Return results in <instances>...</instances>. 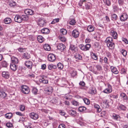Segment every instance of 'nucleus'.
Listing matches in <instances>:
<instances>
[{
    "instance_id": "nucleus-63",
    "label": "nucleus",
    "mask_w": 128,
    "mask_h": 128,
    "mask_svg": "<svg viewBox=\"0 0 128 128\" xmlns=\"http://www.w3.org/2000/svg\"><path fill=\"white\" fill-rule=\"evenodd\" d=\"M79 84L80 86H81L82 87H84L85 86V84L84 81H82L80 82L79 83Z\"/></svg>"
},
{
    "instance_id": "nucleus-42",
    "label": "nucleus",
    "mask_w": 128,
    "mask_h": 128,
    "mask_svg": "<svg viewBox=\"0 0 128 128\" xmlns=\"http://www.w3.org/2000/svg\"><path fill=\"white\" fill-rule=\"evenodd\" d=\"M61 35H64L67 34L66 30L64 28H62L60 30V31Z\"/></svg>"
},
{
    "instance_id": "nucleus-38",
    "label": "nucleus",
    "mask_w": 128,
    "mask_h": 128,
    "mask_svg": "<svg viewBox=\"0 0 128 128\" xmlns=\"http://www.w3.org/2000/svg\"><path fill=\"white\" fill-rule=\"evenodd\" d=\"M23 57L24 58L27 59H29L30 58V54L26 52L24 54Z\"/></svg>"
},
{
    "instance_id": "nucleus-24",
    "label": "nucleus",
    "mask_w": 128,
    "mask_h": 128,
    "mask_svg": "<svg viewBox=\"0 0 128 128\" xmlns=\"http://www.w3.org/2000/svg\"><path fill=\"white\" fill-rule=\"evenodd\" d=\"M42 32L44 34H49L50 32V30L49 29L46 28H44L41 30Z\"/></svg>"
},
{
    "instance_id": "nucleus-3",
    "label": "nucleus",
    "mask_w": 128,
    "mask_h": 128,
    "mask_svg": "<svg viewBox=\"0 0 128 128\" xmlns=\"http://www.w3.org/2000/svg\"><path fill=\"white\" fill-rule=\"evenodd\" d=\"M68 72L72 77H74L77 74V72L75 69L71 68H68Z\"/></svg>"
},
{
    "instance_id": "nucleus-29",
    "label": "nucleus",
    "mask_w": 128,
    "mask_h": 128,
    "mask_svg": "<svg viewBox=\"0 0 128 128\" xmlns=\"http://www.w3.org/2000/svg\"><path fill=\"white\" fill-rule=\"evenodd\" d=\"M110 68L111 70V71L114 74H117L118 73V71L116 68L113 66H111L110 67Z\"/></svg>"
},
{
    "instance_id": "nucleus-33",
    "label": "nucleus",
    "mask_w": 128,
    "mask_h": 128,
    "mask_svg": "<svg viewBox=\"0 0 128 128\" xmlns=\"http://www.w3.org/2000/svg\"><path fill=\"white\" fill-rule=\"evenodd\" d=\"M69 114L72 116L74 117L75 115L76 112L75 110H70L68 111Z\"/></svg>"
},
{
    "instance_id": "nucleus-18",
    "label": "nucleus",
    "mask_w": 128,
    "mask_h": 128,
    "mask_svg": "<svg viewBox=\"0 0 128 128\" xmlns=\"http://www.w3.org/2000/svg\"><path fill=\"white\" fill-rule=\"evenodd\" d=\"M9 73L8 72H3L2 73V76L4 78H8L10 77Z\"/></svg>"
},
{
    "instance_id": "nucleus-15",
    "label": "nucleus",
    "mask_w": 128,
    "mask_h": 128,
    "mask_svg": "<svg viewBox=\"0 0 128 128\" xmlns=\"http://www.w3.org/2000/svg\"><path fill=\"white\" fill-rule=\"evenodd\" d=\"M79 32L77 30H74L72 32V34L75 38H78L79 36Z\"/></svg>"
},
{
    "instance_id": "nucleus-8",
    "label": "nucleus",
    "mask_w": 128,
    "mask_h": 128,
    "mask_svg": "<svg viewBox=\"0 0 128 128\" xmlns=\"http://www.w3.org/2000/svg\"><path fill=\"white\" fill-rule=\"evenodd\" d=\"M48 61L51 62H53L56 59V56L53 54H50L48 56Z\"/></svg>"
},
{
    "instance_id": "nucleus-4",
    "label": "nucleus",
    "mask_w": 128,
    "mask_h": 128,
    "mask_svg": "<svg viewBox=\"0 0 128 128\" xmlns=\"http://www.w3.org/2000/svg\"><path fill=\"white\" fill-rule=\"evenodd\" d=\"M45 93L48 94H51L53 92V88L51 86H46L44 88Z\"/></svg>"
},
{
    "instance_id": "nucleus-27",
    "label": "nucleus",
    "mask_w": 128,
    "mask_h": 128,
    "mask_svg": "<svg viewBox=\"0 0 128 128\" xmlns=\"http://www.w3.org/2000/svg\"><path fill=\"white\" fill-rule=\"evenodd\" d=\"M107 45L108 47L111 49H113L115 47V44L113 41L109 43Z\"/></svg>"
},
{
    "instance_id": "nucleus-53",
    "label": "nucleus",
    "mask_w": 128,
    "mask_h": 128,
    "mask_svg": "<svg viewBox=\"0 0 128 128\" xmlns=\"http://www.w3.org/2000/svg\"><path fill=\"white\" fill-rule=\"evenodd\" d=\"M86 0H80L78 3V4L79 6H82L83 4L86 3Z\"/></svg>"
},
{
    "instance_id": "nucleus-44",
    "label": "nucleus",
    "mask_w": 128,
    "mask_h": 128,
    "mask_svg": "<svg viewBox=\"0 0 128 128\" xmlns=\"http://www.w3.org/2000/svg\"><path fill=\"white\" fill-rule=\"evenodd\" d=\"M22 20H28V16L26 15H23L22 16Z\"/></svg>"
},
{
    "instance_id": "nucleus-61",
    "label": "nucleus",
    "mask_w": 128,
    "mask_h": 128,
    "mask_svg": "<svg viewBox=\"0 0 128 128\" xmlns=\"http://www.w3.org/2000/svg\"><path fill=\"white\" fill-rule=\"evenodd\" d=\"M6 126L8 128H10L13 126L12 123L10 122H8L6 124Z\"/></svg>"
},
{
    "instance_id": "nucleus-26",
    "label": "nucleus",
    "mask_w": 128,
    "mask_h": 128,
    "mask_svg": "<svg viewBox=\"0 0 128 128\" xmlns=\"http://www.w3.org/2000/svg\"><path fill=\"white\" fill-rule=\"evenodd\" d=\"M107 45L108 47L111 49H113L115 47V44L113 41L109 43Z\"/></svg>"
},
{
    "instance_id": "nucleus-36",
    "label": "nucleus",
    "mask_w": 128,
    "mask_h": 128,
    "mask_svg": "<svg viewBox=\"0 0 128 128\" xmlns=\"http://www.w3.org/2000/svg\"><path fill=\"white\" fill-rule=\"evenodd\" d=\"M13 116L11 112L6 113L5 115V117L8 119H10Z\"/></svg>"
},
{
    "instance_id": "nucleus-25",
    "label": "nucleus",
    "mask_w": 128,
    "mask_h": 128,
    "mask_svg": "<svg viewBox=\"0 0 128 128\" xmlns=\"http://www.w3.org/2000/svg\"><path fill=\"white\" fill-rule=\"evenodd\" d=\"M10 67L11 70L14 71L16 70L18 68V67L16 65V64L11 63H10Z\"/></svg>"
},
{
    "instance_id": "nucleus-64",
    "label": "nucleus",
    "mask_w": 128,
    "mask_h": 128,
    "mask_svg": "<svg viewBox=\"0 0 128 128\" xmlns=\"http://www.w3.org/2000/svg\"><path fill=\"white\" fill-rule=\"evenodd\" d=\"M20 110L22 111H23L25 110V107L24 105H21L20 106Z\"/></svg>"
},
{
    "instance_id": "nucleus-12",
    "label": "nucleus",
    "mask_w": 128,
    "mask_h": 128,
    "mask_svg": "<svg viewBox=\"0 0 128 128\" xmlns=\"http://www.w3.org/2000/svg\"><path fill=\"white\" fill-rule=\"evenodd\" d=\"M40 82L44 84H47L48 83V80L44 76H41L39 80Z\"/></svg>"
},
{
    "instance_id": "nucleus-5",
    "label": "nucleus",
    "mask_w": 128,
    "mask_h": 128,
    "mask_svg": "<svg viewBox=\"0 0 128 128\" xmlns=\"http://www.w3.org/2000/svg\"><path fill=\"white\" fill-rule=\"evenodd\" d=\"M21 90L22 92L26 94H28L30 91L28 87L26 86H22Z\"/></svg>"
},
{
    "instance_id": "nucleus-31",
    "label": "nucleus",
    "mask_w": 128,
    "mask_h": 128,
    "mask_svg": "<svg viewBox=\"0 0 128 128\" xmlns=\"http://www.w3.org/2000/svg\"><path fill=\"white\" fill-rule=\"evenodd\" d=\"M44 48L46 50L50 51L51 49L50 46L48 44H46L43 46Z\"/></svg>"
},
{
    "instance_id": "nucleus-1",
    "label": "nucleus",
    "mask_w": 128,
    "mask_h": 128,
    "mask_svg": "<svg viewBox=\"0 0 128 128\" xmlns=\"http://www.w3.org/2000/svg\"><path fill=\"white\" fill-rule=\"evenodd\" d=\"M91 45L90 44H88L84 45L82 44H80L79 47L82 50L86 51L88 50L91 47Z\"/></svg>"
},
{
    "instance_id": "nucleus-58",
    "label": "nucleus",
    "mask_w": 128,
    "mask_h": 128,
    "mask_svg": "<svg viewBox=\"0 0 128 128\" xmlns=\"http://www.w3.org/2000/svg\"><path fill=\"white\" fill-rule=\"evenodd\" d=\"M96 67L98 70H102V67L100 65H97L96 66Z\"/></svg>"
},
{
    "instance_id": "nucleus-62",
    "label": "nucleus",
    "mask_w": 128,
    "mask_h": 128,
    "mask_svg": "<svg viewBox=\"0 0 128 128\" xmlns=\"http://www.w3.org/2000/svg\"><path fill=\"white\" fill-rule=\"evenodd\" d=\"M122 41H123L126 44H128V40L126 38H122Z\"/></svg>"
},
{
    "instance_id": "nucleus-20",
    "label": "nucleus",
    "mask_w": 128,
    "mask_h": 128,
    "mask_svg": "<svg viewBox=\"0 0 128 128\" xmlns=\"http://www.w3.org/2000/svg\"><path fill=\"white\" fill-rule=\"evenodd\" d=\"M18 62V59L16 57L14 56H12L11 58V64H17Z\"/></svg>"
},
{
    "instance_id": "nucleus-49",
    "label": "nucleus",
    "mask_w": 128,
    "mask_h": 128,
    "mask_svg": "<svg viewBox=\"0 0 128 128\" xmlns=\"http://www.w3.org/2000/svg\"><path fill=\"white\" fill-rule=\"evenodd\" d=\"M1 65L3 67H6L8 66V63L6 61H2V62Z\"/></svg>"
},
{
    "instance_id": "nucleus-41",
    "label": "nucleus",
    "mask_w": 128,
    "mask_h": 128,
    "mask_svg": "<svg viewBox=\"0 0 128 128\" xmlns=\"http://www.w3.org/2000/svg\"><path fill=\"white\" fill-rule=\"evenodd\" d=\"M120 51L124 56H126L127 55V52L124 49H120Z\"/></svg>"
},
{
    "instance_id": "nucleus-54",
    "label": "nucleus",
    "mask_w": 128,
    "mask_h": 128,
    "mask_svg": "<svg viewBox=\"0 0 128 128\" xmlns=\"http://www.w3.org/2000/svg\"><path fill=\"white\" fill-rule=\"evenodd\" d=\"M58 68L60 70L62 69L63 68V66L61 63H59L57 64Z\"/></svg>"
},
{
    "instance_id": "nucleus-16",
    "label": "nucleus",
    "mask_w": 128,
    "mask_h": 128,
    "mask_svg": "<svg viewBox=\"0 0 128 128\" xmlns=\"http://www.w3.org/2000/svg\"><path fill=\"white\" fill-rule=\"evenodd\" d=\"M57 48L58 50H60L62 52L66 48V46L63 44L60 43L58 44Z\"/></svg>"
},
{
    "instance_id": "nucleus-52",
    "label": "nucleus",
    "mask_w": 128,
    "mask_h": 128,
    "mask_svg": "<svg viewBox=\"0 0 128 128\" xmlns=\"http://www.w3.org/2000/svg\"><path fill=\"white\" fill-rule=\"evenodd\" d=\"M96 92V88L94 87L92 88L90 92V93L92 94H95Z\"/></svg>"
},
{
    "instance_id": "nucleus-21",
    "label": "nucleus",
    "mask_w": 128,
    "mask_h": 128,
    "mask_svg": "<svg viewBox=\"0 0 128 128\" xmlns=\"http://www.w3.org/2000/svg\"><path fill=\"white\" fill-rule=\"evenodd\" d=\"M70 49L74 52H75L77 50V48L75 45L71 44L70 46Z\"/></svg>"
},
{
    "instance_id": "nucleus-10",
    "label": "nucleus",
    "mask_w": 128,
    "mask_h": 128,
    "mask_svg": "<svg viewBox=\"0 0 128 128\" xmlns=\"http://www.w3.org/2000/svg\"><path fill=\"white\" fill-rule=\"evenodd\" d=\"M29 116L31 118L34 120H36L38 118V114L34 112L30 113Z\"/></svg>"
},
{
    "instance_id": "nucleus-2",
    "label": "nucleus",
    "mask_w": 128,
    "mask_h": 128,
    "mask_svg": "<svg viewBox=\"0 0 128 128\" xmlns=\"http://www.w3.org/2000/svg\"><path fill=\"white\" fill-rule=\"evenodd\" d=\"M46 21L43 18H40L38 20V25L41 27H43L46 26Z\"/></svg>"
},
{
    "instance_id": "nucleus-37",
    "label": "nucleus",
    "mask_w": 128,
    "mask_h": 128,
    "mask_svg": "<svg viewBox=\"0 0 128 128\" xmlns=\"http://www.w3.org/2000/svg\"><path fill=\"white\" fill-rule=\"evenodd\" d=\"M6 96V94L3 91L0 92V97L4 98Z\"/></svg>"
},
{
    "instance_id": "nucleus-7",
    "label": "nucleus",
    "mask_w": 128,
    "mask_h": 128,
    "mask_svg": "<svg viewBox=\"0 0 128 128\" xmlns=\"http://www.w3.org/2000/svg\"><path fill=\"white\" fill-rule=\"evenodd\" d=\"M128 18L127 14L126 13L122 14L120 17V20L122 22H124Z\"/></svg>"
},
{
    "instance_id": "nucleus-50",
    "label": "nucleus",
    "mask_w": 128,
    "mask_h": 128,
    "mask_svg": "<svg viewBox=\"0 0 128 128\" xmlns=\"http://www.w3.org/2000/svg\"><path fill=\"white\" fill-rule=\"evenodd\" d=\"M83 100L84 102L86 104L88 105L90 104V101L89 99L86 98L83 99Z\"/></svg>"
},
{
    "instance_id": "nucleus-28",
    "label": "nucleus",
    "mask_w": 128,
    "mask_h": 128,
    "mask_svg": "<svg viewBox=\"0 0 128 128\" xmlns=\"http://www.w3.org/2000/svg\"><path fill=\"white\" fill-rule=\"evenodd\" d=\"M112 38L110 37H108L106 38L105 41V42L108 44L109 43L113 42Z\"/></svg>"
},
{
    "instance_id": "nucleus-43",
    "label": "nucleus",
    "mask_w": 128,
    "mask_h": 128,
    "mask_svg": "<svg viewBox=\"0 0 128 128\" xmlns=\"http://www.w3.org/2000/svg\"><path fill=\"white\" fill-rule=\"evenodd\" d=\"M104 4L108 6H110L111 4L110 1V0H102Z\"/></svg>"
},
{
    "instance_id": "nucleus-47",
    "label": "nucleus",
    "mask_w": 128,
    "mask_h": 128,
    "mask_svg": "<svg viewBox=\"0 0 128 128\" xmlns=\"http://www.w3.org/2000/svg\"><path fill=\"white\" fill-rule=\"evenodd\" d=\"M91 4L90 2H87L85 3V7L87 10H88L90 8Z\"/></svg>"
},
{
    "instance_id": "nucleus-19",
    "label": "nucleus",
    "mask_w": 128,
    "mask_h": 128,
    "mask_svg": "<svg viewBox=\"0 0 128 128\" xmlns=\"http://www.w3.org/2000/svg\"><path fill=\"white\" fill-rule=\"evenodd\" d=\"M74 57L77 61L82 60V58L81 55L79 53L76 54L74 55Z\"/></svg>"
},
{
    "instance_id": "nucleus-14",
    "label": "nucleus",
    "mask_w": 128,
    "mask_h": 128,
    "mask_svg": "<svg viewBox=\"0 0 128 128\" xmlns=\"http://www.w3.org/2000/svg\"><path fill=\"white\" fill-rule=\"evenodd\" d=\"M14 20L17 22L20 23L22 21V16L16 15L14 18Z\"/></svg>"
},
{
    "instance_id": "nucleus-30",
    "label": "nucleus",
    "mask_w": 128,
    "mask_h": 128,
    "mask_svg": "<svg viewBox=\"0 0 128 128\" xmlns=\"http://www.w3.org/2000/svg\"><path fill=\"white\" fill-rule=\"evenodd\" d=\"M112 117L113 119L117 120H119L120 119V116L115 114H113Z\"/></svg>"
},
{
    "instance_id": "nucleus-59",
    "label": "nucleus",
    "mask_w": 128,
    "mask_h": 128,
    "mask_svg": "<svg viewBox=\"0 0 128 128\" xmlns=\"http://www.w3.org/2000/svg\"><path fill=\"white\" fill-rule=\"evenodd\" d=\"M92 58L95 60H96L98 59V56L95 53H93L92 56Z\"/></svg>"
},
{
    "instance_id": "nucleus-55",
    "label": "nucleus",
    "mask_w": 128,
    "mask_h": 128,
    "mask_svg": "<svg viewBox=\"0 0 128 128\" xmlns=\"http://www.w3.org/2000/svg\"><path fill=\"white\" fill-rule=\"evenodd\" d=\"M76 22V21L74 19H72L69 22L70 24L72 25H74Z\"/></svg>"
},
{
    "instance_id": "nucleus-11",
    "label": "nucleus",
    "mask_w": 128,
    "mask_h": 128,
    "mask_svg": "<svg viewBox=\"0 0 128 128\" xmlns=\"http://www.w3.org/2000/svg\"><path fill=\"white\" fill-rule=\"evenodd\" d=\"M103 103L102 104V107L103 108H106L108 107L109 105L108 100H107L105 99L103 100Z\"/></svg>"
},
{
    "instance_id": "nucleus-22",
    "label": "nucleus",
    "mask_w": 128,
    "mask_h": 128,
    "mask_svg": "<svg viewBox=\"0 0 128 128\" xmlns=\"http://www.w3.org/2000/svg\"><path fill=\"white\" fill-rule=\"evenodd\" d=\"M120 96L122 98L124 101H126L128 100V98L126 95L125 93L122 92L120 94Z\"/></svg>"
},
{
    "instance_id": "nucleus-60",
    "label": "nucleus",
    "mask_w": 128,
    "mask_h": 128,
    "mask_svg": "<svg viewBox=\"0 0 128 128\" xmlns=\"http://www.w3.org/2000/svg\"><path fill=\"white\" fill-rule=\"evenodd\" d=\"M118 3L120 6H122L124 3V0H118Z\"/></svg>"
},
{
    "instance_id": "nucleus-34",
    "label": "nucleus",
    "mask_w": 128,
    "mask_h": 128,
    "mask_svg": "<svg viewBox=\"0 0 128 128\" xmlns=\"http://www.w3.org/2000/svg\"><path fill=\"white\" fill-rule=\"evenodd\" d=\"M94 107L98 112H100L101 111V109L100 108V106L98 104H94Z\"/></svg>"
},
{
    "instance_id": "nucleus-51",
    "label": "nucleus",
    "mask_w": 128,
    "mask_h": 128,
    "mask_svg": "<svg viewBox=\"0 0 128 128\" xmlns=\"http://www.w3.org/2000/svg\"><path fill=\"white\" fill-rule=\"evenodd\" d=\"M32 92L33 94L36 95L37 94L38 90L36 88H34L32 90Z\"/></svg>"
},
{
    "instance_id": "nucleus-45",
    "label": "nucleus",
    "mask_w": 128,
    "mask_h": 128,
    "mask_svg": "<svg viewBox=\"0 0 128 128\" xmlns=\"http://www.w3.org/2000/svg\"><path fill=\"white\" fill-rule=\"evenodd\" d=\"M86 108L84 106L80 107L78 108V110L80 112H83L85 111Z\"/></svg>"
},
{
    "instance_id": "nucleus-35",
    "label": "nucleus",
    "mask_w": 128,
    "mask_h": 128,
    "mask_svg": "<svg viewBox=\"0 0 128 128\" xmlns=\"http://www.w3.org/2000/svg\"><path fill=\"white\" fill-rule=\"evenodd\" d=\"M118 109L119 110H125L126 109V107L124 105L120 104L118 107Z\"/></svg>"
},
{
    "instance_id": "nucleus-23",
    "label": "nucleus",
    "mask_w": 128,
    "mask_h": 128,
    "mask_svg": "<svg viewBox=\"0 0 128 128\" xmlns=\"http://www.w3.org/2000/svg\"><path fill=\"white\" fill-rule=\"evenodd\" d=\"M95 27L94 26L92 25H90L88 26L87 28V30L90 32H93L94 30Z\"/></svg>"
},
{
    "instance_id": "nucleus-56",
    "label": "nucleus",
    "mask_w": 128,
    "mask_h": 128,
    "mask_svg": "<svg viewBox=\"0 0 128 128\" xmlns=\"http://www.w3.org/2000/svg\"><path fill=\"white\" fill-rule=\"evenodd\" d=\"M72 104L75 106H78L79 105V103L78 102L75 100H73L72 102Z\"/></svg>"
},
{
    "instance_id": "nucleus-6",
    "label": "nucleus",
    "mask_w": 128,
    "mask_h": 128,
    "mask_svg": "<svg viewBox=\"0 0 128 128\" xmlns=\"http://www.w3.org/2000/svg\"><path fill=\"white\" fill-rule=\"evenodd\" d=\"M107 87V88L103 91V92L106 94H109L112 92V86L109 84H108Z\"/></svg>"
},
{
    "instance_id": "nucleus-57",
    "label": "nucleus",
    "mask_w": 128,
    "mask_h": 128,
    "mask_svg": "<svg viewBox=\"0 0 128 128\" xmlns=\"http://www.w3.org/2000/svg\"><path fill=\"white\" fill-rule=\"evenodd\" d=\"M113 8L114 12L118 10L119 8L117 6L115 5L113 6Z\"/></svg>"
},
{
    "instance_id": "nucleus-13",
    "label": "nucleus",
    "mask_w": 128,
    "mask_h": 128,
    "mask_svg": "<svg viewBox=\"0 0 128 128\" xmlns=\"http://www.w3.org/2000/svg\"><path fill=\"white\" fill-rule=\"evenodd\" d=\"M110 34L114 39H116L118 38V35L117 32L114 30H111Z\"/></svg>"
},
{
    "instance_id": "nucleus-17",
    "label": "nucleus",
    "mask_w": 128,
    "mask_h": 128,
    "mask_svg": "<svg viewBox=\"0 0 128 128\" xmlns=\"http://www.w3.org/2000/svg\"><path fill=\"white\" fill-rule=\"evenodd\" d=\"M24 12L26 14L28 15H32L34 14V12L32 10L27 9L24 11Z\"/></svg>"
},
{
    "instance_id": "nucleus-46",
    "label": "nucleus",
    "mask_w": 128,
    "mask_h": 128,
    "mask_svg": "<svg viewBox=\"0 0 128 128\" xmlns=\"http://www.w3.org/2000/svg\"><path fill=\"white\" fill-rule=\"evenodd\" d=\"M59 38L60 40L62 42H64L66 41V39L63 36H59Z\"/></svg>"
},
{
    "instance_id": "nucleus-9",
    "label": "nucleus",
    "mask_w": 128,
    "mask_h": 128,
    "mask_svg": "<svg viewBox=\"0 0 128 128\" xmlns=\"http://www.w3.org/2000/svg\"><path fill=\"white\" fill-rule=\"evenodd\" d=\"M25 64L28 68L32 70L33 64L32 62L30 60L26 61L25 62Z\"/></svg>"
},
{
    "instance_id": "nucleus-40",
    "label": "nucleus",
    "mask_w": 128,
    "mask_h": 128,
    "mask_svg": "<svg viewBox=\"0 0 128 128\" xmlns=\"http://www.w3.org/2000/svg\"><path fill=\"white\" fill-rule=\"evenodd\" d=\"M26 76L27 78L30 79L34 78L35 77L34 74L32 73L27 74Z\"/></svg>"
},
{
    "instance_id": "nucleus-39",
    "label": "nucleus",
    "mask_w": 128,
    "mask_h": 128,
    "mask_svg": "<svg viewBox=\"0 0 128 128\" xmlns=\"http://www.w3.org/2000/svg\"><path fill=\"white\" fill-rule=\"evenodd\" d=\"M38 40L40 43L42 42L44 40V38L41 36H39L37 38Z\"/></svg>"
},
{
    "instance_id": "nucleus-48",
    "label": "nucleus",
    "mask_w": 128,
    "mask_h": 128,
    "mask_svg": "<svg viewBox=\"0 0 128 128\" xmlns=\"http://www.w3.org/2000/svg\"><path fill=\"white\" fill-rule=\"evenodd\" d=\"M112 20H116L118 18L117 16L115 14H112L111 16Z\"/></svg>"
},
{
    "instance_id": "nucleus-32",
    "label": "nucleus",
    "mask_w": 128,
    "mask_h": 128,
    "mask_svg": "<svg viewBox=\"0 0 128 128\" xmlns=\"http://www.w3.org/2000/svg\"><path fill=\"white\" fill-rule=\"evenodd\" d=\"M4 21L5 24H8L11 22L12 20L10 18H7L4 20Z\"/></svg>"
}]
</instances>
